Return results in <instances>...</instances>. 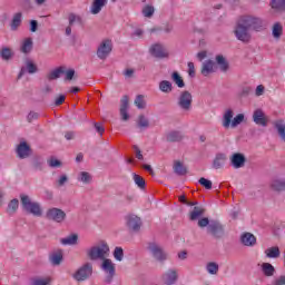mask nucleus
<instances>
[{
    "label": "nucleus",
    "instance_id": "f03ea898",
    "mask_svg": "<svg viewBox=\"0 0 285 285\" xmlns=\"http://www.w3.org/2000/svg\"><path fill=\"white\" fill-rule=\"evenodd\" d=\"M199 228H207V235L213 239H224L226 237V225L217 219H208V217L198 220Z\"/></svg>",
    "mask_w": 285,
    "mask_h": 285
},
{
    "label": "nucleus",
    "instance_id": "9b49d317",
    "mask_svg": "<svg viewBox=\"0 0 285 285\" xmlns=\"http://www.w3.org/2000/svg\"><path fill=\"white\" fill-rule=\"evenodd\" d=\"M126 226L132 233H139L141 230V218L135 214H129L125 217Z\"/></svg>",
    "mask_w": 285,
    "mask_h": 285
},
{
    "label": "nucleus",
    "instance_id": "69168bd1",
    "mask_svg": "<svg viewBox=\"0 0 285 285\" xmlns=\"http://www.w3.org/2000/svg\"><path fill=\"white\" fill-rule=\"evenodd\" d=\"M273 285H285V275H281L278 278H276Z\"/></svg>",
    "mask_w": 285,
    "mask_h": 285
},
{
    "label": "nucleus",
    "instance_id": "cd10ccee",
    "mask_svg": "<svg viewBox=\"0 0 285 285\" xmlns=\"http://www.w3.org/2000/svg\"><path fill=\"white\" fill-rule=\"evenodd\" d=\"M14 57V51H12V48L10 47H2L0 49V58L2 61H11Z\"/></svg>",
    "mask_w": 285,
    "mask_h": 285
},
{
    "label": "nucleus",
    "instance_id": "6ab92c4d",
    "mask_svg": "<svg viewBox=\"0 0 285 285\" xmlns=\"http://www.w3.org/2000/svg\"><path fill=\"white\" fill-rule=\"evenodd\" d=\"M166 141L169 144H177L179 141H184V132L178 130H171L166 134Z\"/></svg>",
    "mask_w": 285,
    "mask_h": 285
},
{
    "label": "nucleus",
    "instance_id": "a878e982",
    "mask_svg": "<svg viewBox=\"0 0 285 285\" xmlns=\"http://www.w3.org/2000/svg\"><path fill=\"white\" fill-rule=\"evenodd\" d=\"M214 66H215V62L213 60H206L205 62H203V66L200 69V73L203 75V77H208V75H212V72H215Z\"/></svg>",
    "mask_w": 285,
    "mask_h": 285
},
{
    "label": "nucleus",
    "instance_id": "aec40b11",
    "mask_svg": "<svg viewBox=\"0 0 285 285\" xmlns=\"http://www.w3.org/2000/svg\"><path fill=\"white\" fill-rule=\"evenodd\" d=\"M31 168L36 171L41 173L46 168V160L41 156H35L31 159Z\"/></svg>",
    "mask_w": 285,
    "mask_h": 285
},
{
    "label": "nucleus",
    "instance_id": "473e14b6",
    "mask_svg": "<svg viewBox=\"0 0 285 285\" xmlns=\"http://www.w3.org/2000/svg\"><path fill=\"white\" fill-rule=\"evenodd\" d=\"M60 242L63 244V246H76L77 242H79V235L71 234L66 238H62Z\"/></svg>",
    "mask_w": 285,
    "mask_h": 285
},
{
    "label": "nucleus",
    "instance_id": "774afa93",
    "mask_svg": "<svg viewBox=\"0 0 285 285\" xmlns=\"http://www.w3.org/2000/svg\"><path fill=\"white\" fill-rule=\"evenodd\" d=\"M68 181V176L67 175H62L60 176L59 180H58V186H65Z\"/></svg>",
    "mask_w": 285,
    "mask_h": 285
},
{
    "label": "nucleus",
    "instance_id": "412c9836",
    "mask_svg": "<svg viewBox=\"0 0 285 285\" xmlns=\"http://www.w3.org/2000/svg\"><path fill=\"white\" fill-rule=\"evenodd\" d=\"M49 262L51 266H61V262H63V252L59 249L58 252H53L49 255Z\"/></svg>",
    "mask_w": 285,
    "mask_h": 285
},
{
    "label": "nucleus",
    "instance_id": "bb28decb",
    "mask_svg": "<svg viewBox=\"0 0 285 285\" xmlns=\"http://www.w3.org/2000/svg\"><path fill=\"white\" fill-rule=\"evenodd\" d=\"M174 173L176 175H178L179 177H184V175H188V169L186 168V166H184V164L179 160H175L174 161Z\"/></svg>",
    "mask_w": 285,
    "mask_h": 285
},
{
    "label": "nucleus",
    "instance_id": "b1692460",
    "mask_svg": "<svg viewBox=\"0 0 285 285\" xmlns=\"http://www.w3.org/2000/svg\"><path fill=\"white\" fill-rule=\"evenodd\" d=\"M66 73V67L61 66L58 67L53 70H51L48 75H47V79L48 81H55L57 79H59L61 77V75Z\"/></svg>",
    "mask_w": 285,
    "mask_h": 285
},
{
    "label": "nucleus",
    "instance_id": "dca6fc26",
    "mask_svg": "<svg viewBox=\"0 0 285 285\" xmlns=\"http://www.w3.org/2000/svg\"><path fill=\"white\" fill-rule=\"evenodd\" d=\"M129 100L128 96H124L120 100V117L122 121H128L130 115L128 114Z\"/></svg>",
    "mask_w": 285,
    "mask_h": 285
},
{
    "label": "nucleus",
    "instance_id": "1a4fd4ad",
    "mask_svg": "<svg viewBox=\"0 0 285 285\" xmlns=\"http://www.w3.org/2000/svg\"><path fill=\"white\" fill-rule=\"evenodd\" d=\"M47 219L50 222H56L57 224H61L66 220V212L60 208L53 207L47 210L46 213Z\"/></svg>",
    "mask_w": 285,
    "mask_h": 285
},
{
    "label": "nucleus",
    "instance_id": "338daca9",
    "mask_svg": "<svg viewBox=\"0 0 285 285\" xmlns=\"http://www.w3.org/2000/svg\"><path fill=\"white\" fill-rule=\"evenodd\" d=\"M63 101H66V96L60 95L59 97L56 98L55 106H61V104H63Z\"/></svg>",
    "mask_w": 285,
    "mask_h": 285
},
{
    "label": "nucleus",
    "instance_id": "9d476101",
    "mask_svg": "<svg viewBox=\"0 0 285 285\" xmlns=\"http://www.w3.org/2000/svg\"><path fill=\"white\" fill-rule=\"evenodd\" d=\"M147 250L151 253L153 257L157 259V262H166V253L164 248L159 246V244L155 242L148 243Z\"/></svg>",
    "mask_w": 285,
    "mask_h": 285
},
{
    "label": "nucleus",
    "instance_id": "f3484780",
    "mask_svg": "<svg viewBox=\"0 0 285 285\" xmlns=\"http://www.w3.org/2000/svg\"><path fill=\"white\" fill-rule=\"evenodd\" d=\"M16 153L19 159H27V157H30V145H28L26 141L20 142L16 149Z\"/></svg>",
    "mask_w": 285,
    "mask_h": 285
},
{
    "label": "nucleus",
    "instance_id": "a211bd4d",
    "mask_svg": "<svg viewBox=\"0 0 285 285\" xmlns=\"http://www.w3.org/2000/svg\"><path fill=\"white\" fill-rule=\"evenodd\" d=\"M177 271L176 269H168L164 275H163V282L165 285H173L177 283L178 279Z\"/></svg>",
    "mask_w": 285,
    "mask_h": 285
},
{
    "label": "nucleus",
    "instance_id": "f257e3e1",
    "mask_svg": "<svg viewBox=\"0 0 285 285\" xmlns=\"http://www.w3.org/2000/svg\"><path fill=\"white\" fill-rule=\"evenodd\" d=\"M250 30L262 32L264 20L255 16H242L236 22L234 35L238 41L248 43L250 41Z\"/></svg>",
    "mask_w": 285,
    "mask_h": 285
},
{
    "label": "nucleus",
    "instance_id": "864d4df0",
    "mask_svg": "<svg viewBox=\"0 0 285 285\" xmlns=\"http://www.w3.org/2000/svg\"><path fill=\"white\" fill-rule=\"evenodd\" d=\"M48 165L50 166V168H61V166H63V164L61 163V160L55 158V157H51L49 160H48Z\"/></svg>",
    "mask_w": 285,
    "mask_h": 285
},
{
    "label": "nucleus",
    "instance_id": "7c9ffc66",
    "mask_svg": "<svg viewBox=\"0 0 285 285\" xmlns=\"http://www.w3.org/2000/svg\"><path fill=\"white\" fill-rule=\"evenodd\" d=\"M32 48H33L32 38H26L20 47V50L21 52H23V55H30V52H32Z\"/></svg>",
    "mask_w": 285,
    "mask_h": 285
},
{
    "label": "nucleus",
    "instance_id": "052dcab7",
    "mask_svg": "<svg viewBox=\"0 0 285 285\" xmlns=\"http://www.w3.org/2000/svg\"><path fill=\"white\" fill-rule=\"evenodd\" d=\"M188 75L189 77L195 78V63L194 62H188Z\"/></svg>",
    "mask_w": 285,
    "mask_h": 285
},
{
    "label": "nucleus",
    "instance_id": "c9c22d12",
    "mask_svg": "<svg viewBox=\"0 0 285 285\" xmlns=\"http://www.w3.org/2000/svg\"><path fill=\"white\" fill-rule=\"evenodd\" d=\"M21 17H22L21 12L14 13V16H13V18L11 20V23H10V29L13 32L19 30V27L21 26Z\"/></svg>",
    "mask_w": 285,
    "mask_h": 285
},
{
    "label": "nucleus",
    "instance_id": "de8ad7c7",
    "mask_svg": "<svg viewBox=\"0 0 285 285\" xmlns=\"http://www.w3.org/2000/svg\"><path fill=\"white\" fill-rule=\"evenodd\" d=\"M142 14L144 17H147V19H150L153 14H155V7L147 4L142 8Z\"/></svg>",
    "mask_w": 285,
    "mask_h": 285
},
{
    "label": "nucleus",
    "instance_id": "a18cd8bd",
    "mask_svg": "<svg viewBox=\"0 0 285 285\" xmlns=\"http://www.w3.org/2000/svg\"><path fill=\"white\" fill-rule=\"evenodd\" d=\"M137 126L138 128H149L150 121L148 120V118H146V116L140 115L137 120Z\"/></svg>",
    "mask_w": 285,
    "mask_h": 285
},
{
    "label": "nucleus",
    "instance_id": "58836bf2",
    "mask_svg": "<svg viewBox=\"0 0 285 285\" xmlns=\"http://www.w3.org/2000/svg\"><path fill=\"white\" fill-rule=\"evenodd\" d=\"M283 33H284V27L282 26V23L279 22L274 23L272 28V35L274 39H279V37H282Z\"/></svg>",
    "mask_w": 285,
    "mask_h": 285
},
{
    "label": "nucleus",
    "instance_id": "c85d7f7f",
    "mask_svg": "<svg viewBox=\"0 0 285 285\" xmlns=\"http://www.w3.org/2000/svg\"><path fill=\"white\" fill-rule=\"evenodd\" d=\"M206 209L204 207L195 206L194 209L189 213L190 222H197L199 217L204 216Z\"/></svg>",
    "mask_w": 285,
    "mask_h": 285
},
{
    "label": "nucleus",
    "instance_id": "20e7f679",
    "mask_svg": "<svg viewBox=\"0 0 285 285\" xmlns=\"http://www.w3.org/2000/svg\"><path fill=\"white\" fill-rule=\"evenodd\" d=\"M20 202L23 210H26V213H28L29 215H33L35 217H41V215H43V212L41 210V205H39V203L32 202L30 196L21 194Z\"/></svg>",
    "mask_w": 285,
    "mask_h": 285
},
{
    "label": "nucleus",
    "instance_id": "09e8293b",
    "mask_svg": "<svg viewBox=\"0 0 285 285\" xmlns=\"http://www.w3.org/2000/svg\"><path fill=\"white\" fill-rule=\"evenodd\" d=\"M114 257L116 262H124V248L115 247Z\"/></svg>",
    "mask_w": 285,
    "mask_h": 285
},
{
    "label": "nucleus",
    "instance_id": "a19ab883",
    "mask_svg": "<svg viewBox=\"0 0 285 285\" xmlns=\"http://www.w3.org/2000/svg\"><path fill=\"white\" fill-rule=\"evenodd\" d=\"M171 79H173L174 83H176V86H178L179 88H186V82H184V78H181L179 72L174 71L171 73Z\"/></svg>",
    "mask_w": 285,
    "mask_h": 285
},
{
    "label": "nucleus",
    "instance_id": "c03bdc74",
    "mask_svg": "<svg viewBox=\"0 0 285 285\" xmlns=\"http://www.w3.org/2000/svg\"><path fill=\"white\" fill-rule=\"evenodd\" d=\"M19 208V199L13 198L9 204H8V209L7 213H9V215H12L14 213H17V209Z\"/></svg>",
    "mask_w": 285,
    "mask_h": 285
},
{
    "label": "nucleus",
    "instance_id": "5701e85b",
    "mask_svg": "<svg viewBox=\"0 0 285 285\" xmlns=\"http://www.w3.org/2000/svg\"><path fill=\"white\" fill-rule=\"evenodd\" d=\"M226 154H216L214 160H213V168L215 170L222 169L226 165Z\"/></svg>",
    "mask_w": 285,
    "mask_h": 285
},
{
    "label": "nucleus",
    "instance_id": "6e6d98bb",
    "mask_svg": "<svg viewBox=\"0 0 285 285\" xmlns=\"http://www.w3.org/2000/svg\"><path fill=\"white\" fill-rule=\"evenodd\" d=\"M50 278H33L31 285H49Z\"/></svg>",
    "mask_w": 285,
    "mask_h": 285
},
{
    "label": "nucleus",
    "instance_id": "bf43d9fd",
    "mask_svg": "<svg viewBox=\"0 0 285 285\" xmlns=\"http://www.w3.org/2000/svg\"><path fill=\"white\" fill-rule=\"evenodd\" d=\"M68 19H69V26H75V21H81V17H78L75 13H70Z\"/></svg>",
    "mask_w": 285,
    "mask_h": 285
},
{
    "label": "nucleus",
    "instance_id": "0e129e2a",
    "mask_svg": "<svg viewBox=\"0 0 285 285\" xmlns=\"http://www.w3.org/2000/svg\"><path fill=\"white\" fill-rule=\"evenodd\" d=\"M134 150L136 153V157L141 161L144 160V155L141 154V149L137 145H134Z\"/></svg>",
    "mask_w": 285,
    "mask_h": 285
},
{
    "label": "nucleus",
    "instance_id": "4d7b16f0",
    "mask_svg": "<svg viewBox=\"0 0 285 285\" xmlns=\"http://www.w3.org/2000/svg\"><path fill=\"white\" fill-rule=\"evenodd\" d=\"M36 119H39V112L30 111L27 116V121H29V124H32V121H35Z\"/></svg>",
    "mask_w": 285,
    "mask_h": 285
},
{
    "label": "nucleus",
    "instance_id": "49530a36",
    "mask_svg": "<svg viewBox=\"0 0 285 285\" xmlns=\"http://www.w3.org/2000/svg\"><path fill=\"white\" fill-rule=\"evenodd\" d=\"M78 181H82V184H90L92 181V176L88 171H81L78 176Z\"/></svg>",
    "mask_w": 285,
    "mask_h": 285
},
{
    "label": "nucleus",
    "instance_id": "603ef678",
    "mask_svg": "<svg viewBox=\"0 0 285 285\" xmlns=\"http://www.w3.org/2000/svg\"><path fill=\"white\" fill-rule=\"evenodd\" d=\"M198 184H200L203 188H206V190L213 189V181L208 180L205 177L199 178Z\"/></svg>",
    "mask_w": 285,
    "mask_h": 285
},
{
    "label": "nucleus",
    "instance_id": "13d9d810",
    "mask_svg": "<svg viewBox=\"0 0 285 285\" xmlns=\"http://www.w3.org/2000/svg\"><path fill=\"white\" fill-rule=\"evenodd\" d=\"M65 75H66L65 77L66 81H72V79H75V69H69L67 71L65 69Z\"/></svg>",
    "mask_w": 285,
    "mask_h": 285
},
{
    "label": "nucleus",
    "instance_id": "f704fd0d",
    "mask_svg": "<svg viewBox=\"0 0 285 285\" xmlns=\"http://www.w3.org/2000/svg\"><path fill=\"white\" fill-rule=\"evenodd\" d=\"M262 272L265 277H273L275 275V266L271 263H263L262 264Z\"/></svg>",
    "mask_w": 285,
    "mask_h": 285
},
{
    "label": "nucleus",
    "instance_id": "7ed1b4c3",
    "mask_svg": "<svg viewBox=\"0 0 285 285\" xmlns=\"http://www.w3.org/2000/svg\"><path fill=\"white\" fill-rule=\"evenodd\" d=\"M110 255V246H108V243L101 242L99 245H95L87 249V257L91 262H97L101 259L102 262L107 259V257Z\"/></svg>",
    "mask_w": 285,
    "mask_h": 285
},
{
    "label": "nucleus",
    "instance_id": "2eb2a0df",
    "mask_svg": "<svg viewBox=\"0 0 285 285\" xmlns=\"http://www.w3.org/2000/svg\"><path fill=\"white\" fill-rule=\"evenodd\" d=\"M253 121L256 124V126H263V128H266L268 126V118L266 117V114H264V110L256 109L253 114Z\"/></svg>",
    "mask_w": 285,
    "mask_h": 285
},
{
    "label": "nucleus",
    "instance_id": "ea45409f",
    "mask_svg": "<svg viewBox=\"0 0 285 285\" xmlns=\"http://www.w3.org/2000/svg\"><path fill=\"white\" fill-rule=\"evenodd\" d=\"M271 7L278 12H285V0H272Z\"/></svg>",
    "mask_w": 285,
    "mask_h": 285
},
{
    "label": "nucleus",
    "instance_id": "79ce46f5",
    "mask_svg": "<svg viewBox=\"0 0 285 285\" xmlns=\"http://www.w3.org/2000/svg\"><path fill=\"white\" fill-rule=\"evenodd\" d=\"M132 178H134L136 186H138V188L140 190H146V180L144 179V177H141L137 174H132Z\"/></svg>",
    "mask_w": 285,
    "mask_h": 285
},
{
    "label": "nucleus",
    "instance_id": "8fccbe9b",
    "mask_svg": "<svg viewBox=\"0 0 285 285\" xmlns=\"http://www.w3.org/2000/svg\"><path fill=\"white\" fill-rule=\"evenodd\" d=\"M275 128H276L281 139H283V141H285V125L282 124V121H278L275 124Z\"/></svg>",
    "mask_w": 285,
    "mask_h": 285
},
{
    "label": "nucleus",
    "instance_id": "37998d69",
    "mask_svg": "<svg viewBox=\"0 0 285 285\" xmlns=\"http://www.w3.org/2000/svg\"><path fill=\"white\" fill-rule=\"evenodd\" d=\"M206 271L209 275H217V273H219V265L215 262H210L206 265Z\"/></svg>",
    "mask_w": 285,
    "mask_h": 285
},
{
    "label": "nucleus",
    "instance_id": "680f3d73",
    "mask_svg": "<svg viewBox=\"0 0 285 285\" xmlns=\"http://www.w3.org/2000/svg\"><path fill=\"white\" fill-rule=\"evenodd\" d=\"M94 127L96 128L97 132H99V135H104V132H106V128H104L99 122H94Z\"/></svg>",
    "mask_w": 285,
    "mask_h": 285
},
{
    "label": "nucleus",
    "instance_id": "423d86ee",
    "mask_svg": "<svg viewBox=\"0 0 285 285\" xmlns=\"http://www.w3.org/2000/svg\"><path fill=\"white\" fill-rule=\"evenodd\" d=\"M177 106L180 110L188 112L193 108V94L188 90L181 91L177 98Z\"/></svg>",
    "mask_w": 285,
    "mask_h": 285
},
{
    "label": "nucleus",
    "instance_id": "39448f33",
    "mask_svg": "<svg viewBox=\"0 0 285 285\" xmlns=\"http://www.w3.org/2000/svg\"><path fill=\"white\" fill-rule=\"evenodd\" d=\"M92 277V264L86 263L80 268L72 274V278L76 282H86V279H90Z\"/></svg>",
    "mask_w": 285,
    "mask_h": 285
},
{
    "label": "nucleus",
    "instance_id": "4be33fe9",
    "mask_svg": "<svg viewBox=\"0 0 285 285\" xmlns=\"http://www.w3.org/2000/svg\"><path fill=\"white\" fill-rule=\"evenodd\" d=\"M108 0H92L91 7H90V13L91 14H99L101 10L107 6Z\"/></svg>",
    "mask_w": 285,
    "mask_h": 285
},
{
    "label": "nucleus",
    "instance_id": "e2e57ef3",
    "mask_svg": "<svg viewBox=\"0 0 285 285\" xmlns=\"http://www.w3.org/2000/svg\"><path fill=\"white\" fill-rule=\"evenodd\" d=\"M39 28V22L37 20L30 21V32H36Z\"/></svg>",
    "mask_w": 285,
    "mask_h": 285
},
{
    "label": "nucleus",
    "instance_id": "f8f14e48",
    "mask_svg": "<svg viewBox=\"0 0 285 285\" xmlns=\"http://www.w3.org/2000/svg\"><path fill=\"white\" fill-rule=\"evenodd\" d=\"M149 52L153 55V57H156V59H166L169 56L168 50L165 49L161 43L153 45Z\"/></svg>",
    "mask_w": 285,
    "mask_h": 285
},
{
    "label": "nucleus",
    "instance_id": "72a5a7b5",
    "mask_svg": "<svg viewBox=\"0 0 285 285\" xmlns=\"http://www.w3.org/2000/svg\"><path fill=\"white\" fill-rule=\"evenodd\" d=\"M272 190L276 193H283L285 190V180L284 179H274L271 184Z\"/></svg>",
    "mask_w": 285,
    "mask_h": 285
},
{
    "label": "nucleus",
    "instance_id": "2f4dec72",
    "mask_svg": "<svg viewBox=\"0 0 285 285\" xmlns=\"http://www.w3.org/2000/svg\"><path fill=\"white\" fill-rule=\"evenodd\" d=\"M265 255L269 259H277L279 255H282V252L279 250V247L273 246L267 249H265Z\"/></svg>",
    "mask_w": 285,
    "mask_h": 285
},
{
    "label": "nucleus",
    "instance_id": "ddd939ff",
    "mask_svg": "<svg viewBox=\"0 0 285 285\" xmlns=\"http://www.w3.org/2000/svg\"><path fill=\"white\" fill-rule=\"evenodd\" d=\"M229 161L235 169L244 168L246 166V156L242 153H235L229 157Z\"/></svg>",
    "mask_w": 285,
    "mask_h": 285
},
{
    "label": "nucleus",
    "instance_id": "0eeeda50",
    "mask_svg": "<svg viewBox=\"0 0 285 285\" xmlns=\"http://www.w3.org/2000/svg\"><path fill=\"white\" fill-rule=\"evenodd\" d=\"M100 268L104 271V273H106L105 284H112L116 273L115 263H112V261L109 258H105Z\"/></svg>",
    "mask_w": 285,
    "mask_h": 285
},
{
    "label": "nucleus",
    "instance_id": "5fc2aeb1",
    "mask_svg": "<svg viewBox=\"0 0 285 285\" xmlns=\"http://www.w3.org/2000/svg\"><path fill=\"white\" fill-rule=\"evenodd\" d=\"M244 122V114H238L233 120H232V127L237 128L239 124Z\"/></svg>",
    "mask_w": 285,
    "mask_h": 285
},
{
    "label": "nucleus",
    "instance_id": "3c124183",
    "mask_svg": "<svg viewBox=\"0 0 285 285\" xmlns=\"http://www.w3.org/2000/svg\"><path fill=\"white\" fill-rule=\"evenodd\" d=\"M135 106H137V108L139 110H144V108H146V100H144V96L138 95L135 99Z\"/></svg>",
    "mask_w": 285,
    "mask_h": 285
},
{
    "label": "nucleus",
    "instance_id": "e433bc0d",
    "mask_svg": "<svg viewBox=\"0 0 285 285\" xmlns=\"http://www.w3.org/2000/svg\"><path fill=\"white\" fill-rule=\"evenodd\" d=\"M159 90L160 92H165V95H170V92H173V82L168 80H161L159 82Z\"/></svg>",
    "mask_w": 285,
    "mask_h": 285
},
{
    "label": "nucleus",
    "instance_id": "4c0bfd02",
    "mask_svg": "<svg viewBox=\"0 0 285 285\" xmlns=\"http://www.w3.org/2000/svg\"><path fill=\"white\" fill-rule=\"evenodd\" d=\"M216 63L219 66V69L222 70V72H227L229 65H228V61H226V58H224V56L222 55L216 56Z\"/></svg>",
    "mask_w": 285,
    "mask_h": 285
},
{
    "label": "nucleus",
    "instance_id": "c756f323",
    "mask_svg": "<svg viewBox=\"0 0 285 285\" xmlns=\"http://www.w3.org/2000/svg\"><path fill=\"white\" fill-rule=\"evenodd\" d=\"M233 109H227L223 115V128H230L234 117Z\"/></svg>",
    "mask_w": 285,
    "mask_h": 285
},
{
    "label": "nucleus",
    "instance_id": "393cba45",
    "mask_svg": "<svg viewBox=\"0 0 285 285\" xmlns=\"http://www.w3.org/2000/svg\"><path fill=\"white\" fill-rule=\"evenodd\" d=\"M240 242L244 246H255L257 244V238L252 233H245L242 235Z\"/></svg>",
    "mask_w": 285,
    "mask_h": 285
},
{
    "label": "nucleus",
    "instance_id": "4468645a",
    "mask_svg": "<svg viewBox=\"0 0 285 285\" xmlns=\"http://www.w3.org/2000/svg\"><path fill=\"white\" fill-rule=\"evenodd\" d=\"M29 73V75H35V72H39V68L37 67V65L30 60V59H27L24 61V67H21L20 69V72L18 75V79H21V77H23V75L26 73Z\"/></svg>",
    "mask_w": 285,
    "mask_h": 285
},
{
    "label": "nucleus",
    "instance_id": "6e6552de",
    "mask_svg": "<svg viewBox=\"0 0 285 285\" xmlns=\"http://www.w3.org/2000/svg\"><path fill=\"white\" fill-rule=\"evenodd\" d=\"M112 52V40L106 39L100 42L97 49V57L101 59V61H106L110 53Z\"/></svg>",
    "mask_w": 285,
    "mask_h": 285
}]
</instances>
